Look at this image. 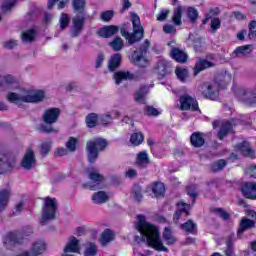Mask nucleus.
<instances>
[{"instance_id": "f257e3e1", "label": "nucleus", "mask_w": 256, "mask_h": 256, "mask_svg": "<svg viewBox=\"0 0 256 256\" xmlns=\"http://www.w3.org/2000/svg\"><path fill=\"white\" fill-rule=\"evenodd\" d=\"M137 220L135 228L146 240L148 247H152L156 251H167V247L163 245V241H161V237L159 236V229L155 225L147 222L143 215H138Z\"/></svg>"}, {"instance_id": "f03ea898", "label": "nucleus", "mask_w": 256, "mask_h": 256, "mask_svg": "<svg viewBox=\"0 0 256 256\" xmlns=\"http://www.w3.org/2000/svg\"><path fill=\"white\" fill-rule=\"evenodd\" d=\"M231 81V76L228 74H220L213 83L202 84L200 91L206 99H217L219 95V88L225 87Z\"/></svg>"}, {"instance_id": "7ed1b4c3", "label": "nucleus", "mask_w": 256, "mask_h": 256, "mask_svg": "<svg viewBox=\"0 0 256 256\" xmlns=\"http://www.w3.org/2000/svg\"><path fill=\"white\" fill-rule=\"evenodd\" d=\"M59 115H61V109L49 108L44 111L43 123L39 125L38 129L42 133H57V129L53 127V124L59 121Z\"/></svg>"}, {"instance_id": "20e7f679", "label": "nucleus", "mask_w": 256, "mask_h": 256, "mask_svg": "<svg viewBox=\"0 0 256 256\" xmlns=\"http://www.w3.org/2000/svg\"><path fill=\"white\" fill-rule=\"evenodd\" d=\"M42 201L41 224L45 225V223H48V221H53V219H55L59 202H57V198H52L49 196L42 198Z\"/></svg>"}, {"instance_id": "39448f33", "label": "nucleus", "mask_w": 256, "mask_h": 256, "mask_svg": "<svg viewBox=\"0 0 256 256\" xmlns=\"http://www.w3.org/2000/svg\"><path fill=\"white\" fill-rule=\"evenodd\" d=\"M107 140L103 138H95L89 140L86 144V153L89 163H95L99 157V151H103L107 147Z\"/></svg>"}, {"instance_id": "423d86ee", "label": "nucleus", "mask_w": 256, "mask_h": 256, "mask_svg": "<svg viewBox=\"0 0 256 256\" xmlns=\"http://www.w3.org/2000/svg\"><path fill=\"white\" fill-rule=\"evenodd\" d=\"M130 21L132 23V33L129 34V44L138 43L145 36V28L141 24V18L137 13H130Z\"/></svg>"}, {"instance_id": "0eeeda50", "label": "nucleus", "mask_w": 256, "mask_h": 256, "mask_svg": "<svg viewBox=\"0 0 256 256\" xmlns=\"http://www.w3.org/2000/svg\"><path fill=\"white\" fill-rule=\"evenodd\" d=\"M247 216L250 217L249 218H242L240 221V225L237 231V236L241 237V235H243V233H245V231H249V229H253V227H255L256 224V212L253 210H248L247 211Z\"/></svg>"}, {"instance_id": "6e6552de", "label": "nucleus", "mask_w": 256, "mask_h": 256, "mask_svg": "<svg viewBox=\"0 0 256 256\" xmlns=\"http://www.w3.org/2000/svg\"><path fill=\"white\" fill-rule=\"evenodd\" d=\"M237 97L250 107H255L256 105V89H241L238 91Z\"/></svg>"}, {"instance_id": "1a4fd4ad", "label": "nucleus", "mask_w": 256, "mask_h": 256, "mask_svg": "<svg viewBox=\"0 0 256 256\" xmlns=\"http://www.w3.org/2000/svg\"><path fill=\"white\" fill-rule=\"evenodd\" d=\"M47 99V92L39 89H26V103H43Z\"/></svg>"}, {"instance_id": "9d476101", "label": "nucleus", "mask_w": 256, "mask_h": 256, "mask_svg": "<svg viewBox=\"0 0 256 256\" xmlns=\"http://www.w3.org/2000/svg\"><path fill=\"white\" fill-rule=\"evenodd\" d=\"M212 125L213 129H217V127H220L218 131V139H220V141H223L224 137H227L229 133L233 132V124H231V122L229 121H214Z\"/></svg>"}, {"instance_id": "9b49d317", "label": "nucleus", "mask_w": 256, "mask_h": 256, "mask_svg": "<svg viewBox=\"0 0 256 256\" xmlns=\"http://www.w3.org/2000/svg\"><path fill=\"white\" fill-rule=\"evenodd\" d=\"M7 99L10 103L15 105H21V103H27V92L25 88H20L15 92H8Z\"/></svg>"}, {"instance_id": "f8f14e48", "label": "nucleus", "mask_w": 256, "mask_h": 256, "mask_svg": "<svg viewBox=\"0 0 256 256\" xmlns=\"http://www.w3.org/2000/svg\"><path fill=\"white\" fill-rule=\"evenodd\" d=\"M180 109L181 111H199V104H197V100L195 98L184 94L180 97Z\"/></svg>"}, {"instance_id": "ddd939ff", "label": "nucleus", "mask_w": 256, "mask_h": 256, "mask_svg": "<svg viewBox=\"0 0 256 256\" xmlns=\"http://www.w3.org/2000/svg\"><path fill=\"white\" fill-rule=\"evenodd\" d=\"M15 167V157L7 154H0V175L9 173Z\"/></svg>"}, {"instance_id": "4468645a", "label": "nucleus", "mask_w": 256, "mask_h": 256, "mask_svg": "<svg viewBox=\"0 0 256 256\" xmlns=\"http://www.w3.org/2000/svg\"><path fill=\"white\" fill-rule=\"evenodd\" d=\"M36 165L37 159L35 158V152L33 150H27L22 158L21 167L25 171H31V169H35Z\"/></svg>"}, {"instance_id": "2eb2a0df", "label": "nucleus", "mask_w": 256, "mask_h": 256, "mask_svg": "<svg viewBox=\"0 0 256 256\" xmlns=\"http://www.w3.org/2000/svg\"><path fill=\"white\" fill-rule=\"evenodd\" d=\"M85 25V16H76L72 19V27L70 30L71 37H79Z\"/></svg>"}, {"instance_id": "dca6fc26", "label": "nucleus", "mask_w": 256, "mask_h": 256, "mask_svg": "<svg viewBox=\"0 0 256 256\" xmlns=\"http://www.w3.org/2000/svg\"><path fill=\"white\" fill-rule=\"evenodd\" d=\"M97 33L99 37H103L104 39H109L119 33V26H115V25L104 26L100 28Z\"/></svg>"}, {"instance_id": "f3484780", "label": "nucleus", "mask_w": 256, "mask_h": 256, "mask_svg": "<svg viewBox=\"0 0 256 256\" xmlns=\"http://www.w3.org/2000/svg\"><path fill=\"white\" fill-rule=\"evenodd\" d=\"M21 243V238L13 232H9L3 237V245L6 249H11L14 245H19Z\"/></svg>"}, {"instance_id": "a211bd4d", "label": "nucleus", "mask_w": 256, "mask_h": 256, "mask_svg": "<svg viewBox=\"0 0 256 256\" xmlns=\"http://www.w3.org/2000/svg\"><path fill=\"white\" fill-rule=\"evenodd\" d=\"M47 249V244L43 240H36L32 243L30 248V254L32 256H39L43 255L45 253V250Z\"/></svg>"}, {"instance_id": "6ab92c4d", "label": "nucleus", "mask_w": 256, "mask_h": 256, "mask_svg": "<svg viewBox=\"0 0 256 256\" xmlns=\"http://www.w3.org/2000/svg\"><path fill=\"white\" fill-rule=\"evenodd\" d=\"M81 247L79 246V241L75 237H70L66 246L64 247V255H69V253H79Z\"/></svg>"}, {"instance_id": "aec40b11", "label": "nucleus", "mask_w": 256, "mask_h": 256, "mask_svg": "<svg viewBox=\"0 0 256 256\" xmlns=\"http://www.w3.org/2000/svg\"><path fill=\"white\" fill-rule=\"evenodd\" d=\"M241 192L246 199H256V183L247 182L241 187Z\"/></svg>"}, {"instance_id": "412c9836", "label": "nucleus", "mask_w": 256, "mask_h": 256, "mask_svg": "<svg viewBox=\"0 0 256 256\" xmlns=\"http://www.w3.org/2000/svg\"><path fill=\"white\" fill-rule=\"evenodd\" d=\"M149 45H151V42L149 40H145L143 52H141V54L137 52L134 53V62L140 67H147V60H145V56H143V53H147V48L149 47Z\"/></svg>"}, {"instance_id": "4be33fe9", "label": "nucleus", "mask_w": 256, "mask_h": 256, "mask_svg": "<svg viewBox=\"0 0 256 256\" xmlns=\"http://www.w3.org/2000/svg\"><path fill=\"white\" fill-rule=\"evenodd\" d=\"M91 200L94 205H103L109 201V194L105 191H98L92 194Z\"/></svg>"}, {"instance_id": "5701e85b", "label": "nucleus", "mask_w": 256, "mask_h": 256, "mask_svg": "<svg viewBox=\"0 0 256 256\" xmlns=\"http://www.w3.org/2000/svg\"><path fill=\"white\" fill-rule=\"evenodd\" d=\"M11 197V188L0 190V212L7 209L9 198Z\"/></svg>"}, {"instance_id": "b1692460", "label": "nucleus", "mask_w": 256, "mask_h": 256, "mask_svg": "<svg viewBox=\"0 0 256 256\" xmlns=\"http://www.w3.org/2000/svg\"><path fill=\"white\" fill-rule=\"evenodd\" d=\"M251 45L239 46L237 47L231 54L232 59H236V57H247V55H251Z\"/></svg>"}, {"instance_id": "393cba45", "label": "nucleus", "mask_w": 256, "mask_h": 256, "mask_svg": "<svg viewBox=\"0 0 256 256\" xmlns=\"http://www.w3.org/2000/svg\"><path fill=\"white\" fill-rule=\"evenodd\" d=\"M178 210L175 212L174 215V223H177L179 219H181V214L186 213L189 215V209H191V205L185 203L184 201H180L177 203Z\"/></svg>"}, {"instance_id": "a878e982", "label": "nucleus", "mask_w": 256, "mask_h": 256, "mask_svg": "<svg viewBox=\"0 0 256 256\" xmlns=\"http://www.w3.org/2000/svg\"><path fill=\"white\" fill-rule=\"evenodd\" d=\"M114 240H115V232H113V230L111 229L104 230L99 237V241L101 245H103V247H105V245H109V243H111V241H114Z\"/></svg>"}, {"instance_id": "bb28decb", "label": "nucleus", "mask_w": 256, "mask_h": 256, "mask_svg": "<svg viewBox=\"0 0 256 256\" xmlns=\"http://www.w3.org/2000/svg\"><path fill=\"white\" fill-rule=\"evenodd\" d=\"M149 163H151V160L149 159V154L147 151L138 153L136 158V165H138L140 169H146V167L149 166Z\"/></svg>"}, {"instance_id": "cd10ccee", "label": "nucleus", "mask_w": 256, "mask_h": 256, "mask_svg": "<svg viewBox=\"0 0 256 256\" xmlns=\"http://www.w3.org/2000/svg\"><path fill=\"white\" fill-rule=\"evenodd\" d=\"M112 78L116 85H121L122 83H125V81H129V70L115 71Z\"/></svg>"}, {"instance_id": "c85d7f7f", "label": "nucleus", "mask_w": 256, "mask_h": 256, "mask_svg": "<svg viewBox=\"0 0 256 256\" xmlns=\"http://www.w3.org/2000/svg\"><path fill=\"white\" fill-rule=\"evenodd\" d=\"M121 67V54H113L108 61V71L115 73Z\"/></svg>"}, {"instance_id": "c756f323", "label": "nucleus", "mask_w": 256, "mask_h": 256, "mask_svg": "<svg viewBox=\"0 0 256 256\" xmlns=\"http://www.w3.org/2000/svg\"><path fill=\"white\" fill-rule=\"evenodd\" d=\"M86 173L88 175V178L90 179V181H93V183H97V185H99L100 183H102V181H104V177L103 175H101V173H99V170L92 168V169H87Z\"/></svg>"}, {"instance_id": "7c9ffc66", "label": "nucleus", "mask_w": 256, "mask_h": 256, "mask_svg": "<svg viewBox=\"0 0 256 256\" xmlns=\"http://www.w3.org/2000/svg\"><path fill=\"white\" fill-rule=\"evenodd\" d=\"M170 55L174 61H177V63H185L187 61V54L179 50V48H173Z\"/></svg>"}, {"instance_id": "2f4dec72", "label": "nucleus", "mask_w": 256, "mask_h": 256, "mask_svg": "<svg viewBox=\"0 0 256 256\" xmlns=\"http://www.w3.org/2000/svg\"><path fill=\"white\" fill-rule=\"evenodd\" d=\"M215 64L209 62L207 60H199L196 62L194 67V75L197 76L201 71H205V69H209V67H213Z\"/></svg>"}, {"instance_id": "473e14b6", "label": "nucleus", "mask_w": 256, "mask_h": 256, "mask_svg": "<svg viewBox=\"0 0 256 256\" xmlns=\"http://www.w3.org/2000/svg\"><path fill=\"white\" fill-rule=\"evenodd\" d=\"M99 248L93 242H87L84 246V256H97Z\"/></svg>"}, {"instance_id": "72a5a7b5", "label": "nucleus", "mask_w": 256, "mask_h": 256, "mask_svg": "<svg viewBox=\"0 0 256 256\" xmlns=\"http://www.w3.org/2000/svg\"><path fill=\"white\" fill-rule=\"evenodd\" d=\"M37 37V32L34 29H29L21 34V40L23 43H33Z\"/></svg>"}, {"instance_id": "f704fd0d", "label": "nucleus", "mask_w": 256, "mask_h": 256, "mask_svg": "<svg viewBox=\"0 0 256 256\" xmlns=\"http://www.w3.org/2000/svg\"><path fill=\"white\" fill-rule=\"evenodd\" d=\"M191 144L193 147H203L205 145V139L203 138V134L199 132H195L190 137Z\"/></svg>"}, {"instance_id": "c9c22d12", "label": "nucleus", "mask_w": 256, "mask_h": 256, "mask_svg": "<svg viewBox=\"0 0 256 256\" xmlns=\"http://www.w3.org/2000/svg\"><path fill=\"white\" fill-rule=\"evenodd\" d=\"M236 151H240V153L246 157H251V155H253V150L251 149L249 142H242L241 144H238L236 146Z\"/></svg>"}, {"instance_id": "e433bc0d", "label": "nucleus", "mask_w": 256, "mask_h": 256, "mask_svg": "<svg viewBox=\"0 0 256 256\" xmlns=\"http://www.w3.org/2000/svg\"><path fill=\"white\" fill-rule=\"evenodd\" d=\"M156 73L160 76V77H165V75H167V73H169V65L167 64V62L161 60L158 62V65L156 67Z\"/></svg>"}, {"instance_id": "4c0bfd02", "label": "nucleus", "mask_w": 256, "mask_h": 256, "mask_svg": "<svg viewBox=\"0 0 256 256\" xmlns=\"http://www.w3.org/2000/svg\"><path fill=\"white\" fill-rule=\"evenodd\" d=\"M183 17V6H178L174 9L172 21L174 25H181V18Z\"/></svg>"}, {"instance_id": "58836bf2", "label": "nucleus", "mask_w": 256, "mask_h": 256, "mask_svg": "<svg viewBox=\"0 0 256 256\" xmlns=\"http://www.w3.org/2000/svg\"><path fill=\"white\" fill-rule=\"evenodd\" d=\"M147 93H149V90L147 89V87L142 86L139 91L136 92L135 94V101L137 103H145L146 98L147 97Z\"/></svg>"}, {"instance_id": "ea45409f", "label": "nucleus", "mask_w": 256, "mask_h": 256, "mask_svg": "<svg viewBox=\"0 0 256 256\" xmlns=\"http://www.w3.org/2000/svg\"><path fill=\"white\" fill-rule=\"evenodd\" d=\"M175 74L179 81H181L182 83H186V81L189 79V70H187L186 68H176Z\"/></svg>"}, {"instance_id": "a19ab883", "label": "nucleus", "mask_w": 256, "mask_h": 256, "mask_svg": "<svg viewBox=\"0 0 256 256\" xmlns=\"http://www.w3.org/2000/svg\"><path fill=\"white\" fill-rule=\"evenodd\" d=\"M163 239H164L166 245H174L175 244L176 239L173 236V233L171 232L169 227L164 228Z\"/></svg>"}, {"instance_id": "79ce46f5", "label": "nucleus", "mask_w": 256, "mask_h": 256, "mask_svg": "<svg viewBox=\"0 0 256 256\" xmlns=\"http://www.w3.org/2000/svg\"><path fill=\"white\" fill-rule=\"evenodd\" d=\"M152 193H154L155 197H161L165 193V184L163 182H155L152 185Z\"/></svg>"}, {"instance_id": "37998d69", "label": "nucleus", "mask_w": 256, "mask_h": 256, "mask_svg": "<svg viewBox=\"0 0 256 256\" xmlns=\"http://www.w3.org/2000/svg\"><path fill=\"white\" fill-rule=\"evenodd\" d=\"M77 145H79V138L70 137L66 142V149L70 151V153H75V151H77Z\"/></svg>"}, {"instance_id": "c03bdc74", "label": "nucleus", "mask_w": 256, "mask_h": 256, "mask_svg": "<svg viewBox=\"0 0 256 256\" xmlns=\"http://www.w3.org/2000/svg\"><path fill=\"white\" fill-rule=\"evenodd\" d=\"M182 229L186 231V233H197V224L194 223L193 220H188L184 224H182Z\"/></svg>"}, {"instance_id": "a18cd8bd", "label": "nucleus", "mask_w": 256, "mask_h": 256, "mask_svg": "<svg viewBox=\"0 0 256 256\" xmlns=\"http://www.w3.org/2000/svg\"><path fill=\"white\" fill-rule=\"evenodd\" d=\"M130 141H131L132 145H134V147H137V146L141 145V143H143V141H145V137L143 136V134L141 132H136L131 135Z\"/></svg>"}, {"instance_id": "49530a36", "label": "nucleus", "mask_w": 256, "mask_h": 256, "mask_svg": "<svg viewBox=\"0 0 256 256\" xmlns=\"http://www.w3.org/2000/svg\"><path fill=\"white\" fill-rule=\"evenodd\" d=\"M187 17L190 23H197V19H199V11L194 7H188Z\"/></svg>"}, {"instance_id": "de8ad7c7", "label": "nucleus", "mask_w": 256, "mask_h": 256, "mask_svg": "<svg viewBox=\"0 0 256 256\" xmlns=\"http://www.w3.org/2000/svg\"><path fill=\"white\" fill-rule=\"evenodd\" d=\"M14 5H17V0H3L1 5L2 13H9V11L13 9Z\"/></svg>"}, {"instance_id": "09e8293b", "label": "nucleus", "mask_w": 256, "mask_h": 256, "mask_svg": "<svg viewBox=\"0 0 256 256\" xmlns=\"http://www.w3.org/2000/svg\"><path fill=\"white\" fill-rule=\"evenodd\" d=\"M85 121L87 127H95V125H97V121H99V115H97L96 113H90L86 116Z\"/></svg>"}, {"instance_id": "8fccbe9b", "label": "nucleus", "mask_w": 256, "mask_h": 256, "mask_svg": "<svg viewBox=\"0 0 256 256\" xmlns=\"http://www.w3.org/2000/svg\"><path fill=\"white\" fill-rule=\"evenodd\" d=\"M226 166H227V161L221 159V160H218L217 162H214L211 165V171H213V173H217L219 171H223V169H225Z\"/></svg>"}, {"instance_id": "3c124183", "label": "nucleus", "mask_w": 256, "mask_h": 256, "mask_svg": "<svg viewBox=\"0 0 256 256\" xmlns=\"http://www.w3.org/2000/svg\"><path fill=\"white\" fill-rule=\"evenodd\" d=\"M109 47L113 51H121L123 49V40L120 37H116L109 43Z\"/></svg>"}, {"instance_id": "603ef678", "label": "nucleus", "mask_w": 256, "mask_h": 256, "mask_svg": "<svg viewBox=\"0 0 256 256\" xmlns=\"http://www.w3.org/2000/svg\"><path fill=\"white\" fill-rule=\"evenodd\" d=\"M60 29L61 31L67 29L69 27V23H71V18L66 13H62L60 16Z\"/></svg>"}, {"instance_id": "864d4df0", "label": "nucleus", "mask_w": 256, "mask_h": 256, "mask_svg": "<svg viewBox=\"0 0 256 256\" xmlns=\"http://www.w3.org/2000/svg\"><path fill=\"white\" fill-rule=\"evenodd\" d=\"M132 196L134 197L135 201H143V192L141 190V186L134 185L132 189Z\"/></svg>"}, {"instance_id": "5fc2aeb1", "label": "nucleus", "mask_w": 256, "mask_h": 256, "mask_svg": "<svg viewBox=\"0 0 256 256\" xmlns=\"http://www.w3.org/2000/svg\"><path fill=\"white\" fill-rule=\"evenodd\" d=\"M144 114L148 117H159V115H161V112H159V110H157V108L153 106H146L144 108Z\"/></svg>"}, {"instance_id": "6e6d98bb", "label": "nucleus", "mask_w": 256, "mask_h": 256, "mask_svg": "<svg viewBox=\"0 0 256 256\" xmlns=\"http://www.w3.org/2000/svg\"><path fill=\"white\" fill-rule=\"evenodd\" d=\"M235 237V235H230L228 236L227 238V241H226V246H227V249L225 250V255L226 256H233V238Z\"/></svg>"}, {"instance_id": "4d7b16f0", "label": "nucleus", "mask_w": 256, "mask_h": 256, "mask_svg": "<svg viewBox=\"0 0 256 256\" xmlns=\"http://www.w3.org/2000/svg\"><path fill=\"white\" fill-rule=\"evenodd\" d=\"M72 4L77 13H83L85 10V0H72Z\"/></svg>"}, {"instance_id": "13d9d810", "label": "nucleus", "mask_w": 256, "mask_h": 256, "mask_svg": "<svg viewBox=\"0 0 256 256\" xmlns=\"http://www.w3.org/2000/svg\"><path fill=\"white\" fill-rule=\"evenodd\" d=\"M55 3H58V9H65L69 0H49L48 9H53V5H55Z\"/></svg>"}, {"instance_id": "bf43d9fd", "label": "nucleus", "mask_w": 256, "mask_h": 256, "mask_svg": "<svg viewBox=\"0 0 256 256\" xmlns=\"http://www.w3.org/2000/svg\"><path fill=\"white\" fill-rule=\"evenodd\" d=\"M100 121L105 127H107V125H111V123H113V116L111 115V112L102 114L100 116Z\"/></svg>"}, {"instance_id": "052dcab7", "label": "nucleus", "mask_w": 256, "mask_h": 256, "mask_svg": "<svg viewBox=\"0 0 256 256\" xmlns=\"http://www.w3.org/2000/svg\"><path fill=\"white\" fill-rule=\"evenodd\" d=\"M114 15H115V11L107 10L100 14V19H101V21H104L105 23H109V21H111V19H113Z\"/></svg>"}, {"instance_id": "680f3d73", "label": "nucleus", "mask_w": 256, "mask_h": 256, "mask_svg": "<svg viewBox=\"0 0 256 256\" xmlns=\"http://www.w3.org/2000/svg\"><path fill=\"white\" fill-rule=\"evenodd\" d=\"M0 81H1L2 85H7L8 87H11V85H17L15 78L11 75H6L4 77H0Z\"/></svg>"}, {"instance_id": "e2e57ef3", "label": "nucleus", "mask_w": 256, "mask_h": 256, "mask_svg": "<svg viewBox=\"0 0 256 256\" xmlns=\"http://www.w3.org/2000/svg\"><path fill=\"white\" fill-rule=\"evenodd\" d=\"M221 29V20L219 18H213L210 24V33H217V30Z\"/></svg>"}, {"instance_id": "0e129e2a", "label": "nucleus", "mask_w": 256, "mask_h": 256, "mask_svg": "<svg viewBox=\"0 0 256 256\" xmlns=\"http://www.w3.org/2000/svg\"><path fill=\"white\" fill-rule=\"evenodd\" d=\"M49 151H51V140H47L42 142L40 146V152L43 156L48 155Z\"/></svg>"}, {"instance_id": "69168bd1", "label": "nucleus", "mask_w": 256, "mask_h": 256, "mask_svg": "<svg viewBox=\"0 0 256 256\" xmlns=\"http://www.w3.org/2000/svg\"><path fill=\"white\" fill-rule=\"evenodd\" d=\"M249 33H248V37L249 39H256V21L252 20L249 25Z\"/></svg>"}, {"instance_id": "338daca9", "label": "nucleus", "mask_w": 256, "mask_h": 256, "mask_svg": "<svg viewBox=\"0 0 256 256\" xmlns=\"http://www.w3.org/2000/svg\"><path fill=\"white\" fill-rule=\"evenodd\" d=\"M187 193L189 197H191L192 202L195 203V199H197V195H198L197 186H188Z\"/></svg>"}, {"instance_id": "774afa93", "label": "nucleus", "mask_w": 256, "mask_h": 256, "mask_svg": "<svg viewBox=\"0 0 256 256\" xmlns=\"http://www.w3.org/2000/svg\"><path fill=\"white\" fill-rule=\"evenodd\" d=\"M5 49H13L17 47L18 42L15 39H9L3 43Z\"/></svg>"}]
</instances>
